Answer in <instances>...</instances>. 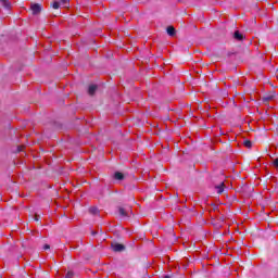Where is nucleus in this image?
<instances>
[{"label":"nucleus","instance_id":"obj_17","mask_svg":"<svg viewBox=\"0 0 278 278\" xmlns=\"http://www.w3.org/2000/svg\"><path fill=\"white\" fill-rule=\"evenodd\" d=\"M165 278H170V276H165Z\"/></svg>","mask_w":278,"mask_h":278},{"label":"nucleus","instance_id":"obj_2","mask_svg":"<svg viewBox=\"0 0 278 278\" xmlns=\"http://www.w3.org/2000/svg\"><path fill=\"white\" fill-rule=\"evenodd\" d=\"M30 10L33 14H40V12L42 11V7L40 4H33L30 7Z\"/></svg>","mask_w":278,"mask_h":278},{"label":"nucleus","instance_id":"obj_14","mask_svg":"<svg viewBox=\"0 0 278 278\" xmlns=\"http://www.w3.org/2000/svg\"><path fill=\"white\" fill-rule=\"evenodd\" d=\"M65 278H73V271H68L65 276Z\"/></svg>","mask_w":278,"mask_h":278},{"label":"nucleus","instance_id":"obj_15","mask_svg":"<svg viewBox=\"0 0 278 278\" xmlns=\"http://www.w3.org/2000/svg\"><path fill=\"white\" fill-rule=\"evenodd\" d=\"M49 249H51V247H50L49 244H45V245H43V250H45V251H47V250H49Z\"/></svg>","mask_w":278,"mask_h":278},{"label":"nucleus","instance_id":"obj_4","mask_svg":"<svg viewBox=\"0 0 278 278\" xmlns=\"http://www.w3.org/2000/svg\"><path fill=\"white\" fill-rule=\"evenodd\" d=\"M97 92V85H90L88 88V94L92 96Z\"/></svg>","mask_w":278,"mask_h":278},{"label":"nucleus","instance_id":"obj_8","mask_svg":"<svg viewBox=\"0 0 278 278\" xmlns=\"http://www.w3.org/2000/svg\"><path fill=\"white\" fill-rule=\"evenodd\" d=\"M59 3L61 8H68V0H60Z\"/></svg>","mask_w":278,"mask_h":278},{"label":"nucleus","instance_id":"obj_6","mask_svg":"<svg viewBox=\"0 0 278 278\" xmlns=\"http://www.w3.org/2000/svg\"><path fill=\"white\" fill-rule=\"evenodd\" d=\"M1 1V3H2V5H3V8H5L7 10H10V1H8V0H0Z\"/></svg>","mask_w":278,"mask_h":278},{"label":"nucleus","instance_id":"obj_9","mask_svg":"<svg viewBox=\"0 0 278 278\" xmlns=\"http://www.w3.org/2000/svg\"><path fill=\"white\" fill-rule=\"evenodd\" d=\"M89 212H90V214L97 215V214H99V208L92 206L89 208Z\"/></svg>","mask_w":278,"mask_h":278},{"label":"nucleus","instance_id":"obj_7","mask_svg":"<svg viewBox=\"0 0 278 278\" xmlns=\"http://www.w3.org/2000/svg\"><path fill=\"white\" fill-rule=\"evenodd\" d=\"M167 34L168 36H175V27L173 26L167 27Z\"/></svg>","mask_w":278,"mask_h":278},{"label":"nucleus","instance_id":"obj_12","mask_svg":"<svg viewBox=\"0 0 278 278\" xmlns=\"http://www.w3.org/2000/svg\"><path fill=\"white\" fill-rule=\"evenodd\" d=\"M52 8L54 10H59V8H62L59 1L53 2Z\"/></svg>","mask_w":278,"mask_h":278},{"label":"nucleus","instance_id":"obj_5","mask_svg":"<svg viewBox=\"0 0 278 278\" xmlns=\"http://www.w3.org/2000/svg\"><path fill=\"white\" fill-rule=\"evenodd\" d=\"M224 188H225V184L222 182V185H219V186L216 187L217 193H218V194H223V192L225 191Z\"/></svg>","mask_w":278,"mask_h":278},{"label":"nucleus","instance_id":"obj_10","mask_svg":"<svg viewBox=\"0 0 278 278\" xmlns=\"http://www.w3.org/2000/svg\"><path fill=\"white\" fill-rule=\"evenodd\" d=\"M119 214H121L123 217H127V210H125L124 207H119Z\"/></svg>","mask_w":278,"mask_h":278},{"label":"nucleus","instance_id":"obj_11","mask_svg":"<svg viewBox=\"0 0 278 278\" xmlns=\"http://www.w3.org/2000/svg\"><path fill=\"white\" fill-rule=\"evenodd\" d=\"M235 38H236V40H242L243 37H242V34H240V31L237 30L235 33Z\"/></svg>","mask_w":278,"mask_h":278},{"label":"nucleus","instance_id":"obj_3","mask_svg":"<svg viewBox=\"0 0 278 278\" xmlns=\"http://www.w3.org/2000/svg\"><path fill=\"white\" fill-rule=\"evenodd\" d=\"M124 175H123V173H121V172H116L115 174H114V179H116L117 181H123V179H124Z\"/></svg>","mask_w":278,"mask_h":278},{"label":"nucleus","instance_id":"obj_16","mask_svg":"<svg viewBox=\"0 0 278 278\" xmlns=\"http://www.w3.org/2000/svg\"><path fill=\"white\" fill-rule=\"evenodd\" d=\"M274 166H276V168H278V157L274 161Z\"/></svg>","mask_w":278,"mask_h":278},{"label":"nucleus","instance_id":"obj_13","mask_svg":"<svg viewBox=\"0 0 278 278\" xmlns=\"http://www.w3.org/2000/svg\"><path fill=\"white\" fill-rule=\"evenodd\" d=\"M253 146V143L249 140L244 141V147H247L248 149H251V147Z\"/></svg>","mask_w":278,"mask_h":278},{"label":"nucleus","instance_id":"obj_1","mask_svg":"<svg viewBox=\"0 0 278 278\" xmlns=\"http://www.w3.org/2000/svg\"><path fill=\"white\" fill-rule=\"evenodd\" d=\"M112 249L115 253H121V251H125V245L121 243H112Z\"/></svg>","mask_w":278,"mask_h":278}]
</instances>
